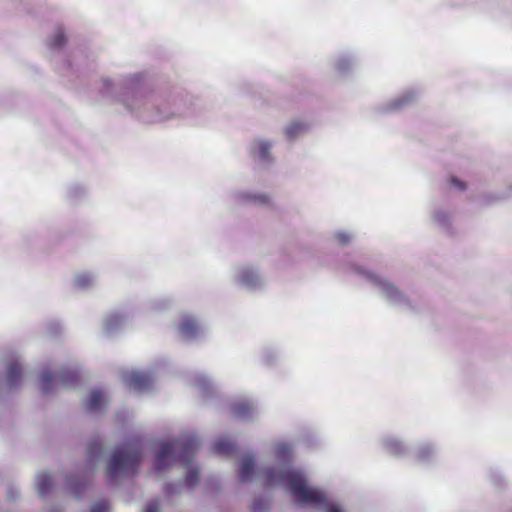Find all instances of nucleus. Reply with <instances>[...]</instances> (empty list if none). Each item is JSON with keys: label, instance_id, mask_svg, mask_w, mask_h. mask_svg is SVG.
Segmentation results:
<instances>
[{"label": "nucleus", "instance_id": "nucleus-1", "mask_svg": "<svg viewBox=\"0 0 512 512\" xmlns=\"http://www.w3.org/2000/svg\"><path fill=\"white\" fill-rule=\"evenodd\" d=\"M266 485H272L276 479L281 483H286L295 500L299 504L322 505L326 502L325 494L318 489H312L307 486L306 479L302 474L292 469L281 473L273 468H267L261 471Z\"/></svg>", "mask_w": 512, "mask_h": 512}, {"label": "nucleus", "instance_id": "nucleus-2", "mask_svg": "<svg viewBox=\"0 0 512 512\" xmlns=\"http://www.w3.org/2000/svg\"><path fill=\"white\" fill-rule=\"evenodd\" d=\"M198 447L199 442L194 435L161 442L155 459V470L164 471L176 461H181L184 466L189 467Z\"/></svg>", "mask_w": 512, "mask_h": 512}, {"label": "nucleus", "instance_id": "nucleus-3", "mask_svg": "<svg viewBox=\"0 0 512 512\" xmlns=\"http://www.w3.org/2000/svg\"><path fill=\"white\" fill-rule=\"evenodd\" d=\"M142 459L141 441L134 439L118 447L112 454L108 467L107 476L110 481L120 476L136 474Z\"/></svg>", "mask_w": 512, "mask_h": 512}, {"label": "nucleus", "instance_id": "nucleus-4", "mask_svg": "<svg viewBox=\"0 0 512 512\" xmlns=\"http://www.w3.org/2000/svg\"><path fill=\"white\" fill-rule=\"evenodd\" d=\"M127 386L135 391H145L151 388L153 379L152 377L143 372H129L123 375Z\"/></svg>", "mask_w": 512, "mask_h": 512}, {"label": "nucleus", "instance_id": "nucleus-5", "mask_svg": "<svg viewBox=\"0 0 512 512\" xmlns=\"http://www.w3.org/2000/svg\"><path fill=\"white\" fill-rule=\"evenodd\" d=\"M105 404L106 400L102 391L94 390L90 393L85 406L89 412H96L101 410Z\"/></svg>", "mask_w": 512, "mask_h": 512}, {"label": "nucleus", "instance_id": "nucleus-6", "mask_svg": "<svg viewBox=\"0 0 512 512\" xmlns=\"http://www.w3.org/2000/svg\"><path fill=\"white\" fill-rule=\"evenodd\" d=\"M255 472V461L252 456H246L243 458L240 472H239V479L241 482H247L249 481Z\"/></svg>", "mask_w": 512, "mask_h": 512}, {"label": "nucleus", "instance_id": "nucleus-7", "mask_svg": "<svg viewBox=\"0 0 512 512\" xmlns=\"http://www.w3.org/2000/svg\"><path fill=\"white\" fill-rule=\"evenodd\" d=\"M22 376L21 365L17 361L11 362L7 367V383L9 387H15L19 384Z\"/></svg>", "mask_w": 512, "mask_h": 512}, {"label": "nucleus", "instance_id": "nucleus-8", "mask_svg": "<svg viewBox=\"0 0 512 512\" xmlns=\"http://www.w3.org/2000/svg\"><path fill=\"white\" fill-rule=\"evenodd\" d=\"M213 450L218 454L230 455L235 451V445L230 440L221 438L213 444Z\"/></svg>", "mask_w": 512, "mask_h": 512}, {"label": "nucleus", "instance_id": "nucleus-9", "mask_svg": "<svg viewBox=\"0 0 512 512\" xmlns=\"http://www.w3.org/2000/svg\"><path fill=\"white\" fill-rule=\"evenodd\" d=\"M52 489L51 476L47 473H42L37 477V490L41 496L47 495Z\"/></svg>", "mask_w": 512, "mask_h": 512}, {"label": "nucleus", "instance_id": "nucleus-10", "mask_svg": "<svg viewBox=\"0 0 512 512\" xmlns=\"http://www.w3.org/2000/svg\"><path fill=\"white\" fill-rule=\"evenodd\" d=\"M271 145L266 141H257L253 144V153L261 160L269 159Z\"/></svg>", "mask_w": 512, "mask_h": 512}, {"label": "nucleus", "instance_id": "nucleus-11", "mask_svg": "<svg viewBox=\"0 0 512 512\" xmlns=\"http://www.w3.org/2000/svg\"><path fill=\"white\" fill-rule=\"evenodd\" d=\"M197 330V323L190 318L184 319L180 325V332L186 337H193Z\"/></svg>", "mask_w": 512, "mask_h": 512}, {"label": "nucleus", "instance_id": "nucleus-12", "mask_svg": "<svg viewBox=\"0 0 512 512\" xmlns=\"http://www.w3.org/2000/svg\"><path fill=\"white\" fill-rule=\"evenodd\" d=\"M78 379V373L70 369H64L58 375V380L65 386L76 383Z\"/></svg>", "mask_w": 512, "mask_h": 512}, {"label": "nucleus", "instance_id": "nucleus-13", "mask_svg": "<svg viewBox=\"0 0 512 512\" xmlns=\"http://www.w3.org/2000/svg\"><path fill=\"white\" fill-rule=\"evenodd\" d=\"M102 454V446L98 440H94L90 442L88 446V460L94 462L98 460V458Z\"/></svg>", "mask_w": 512, "mask_h": 512}, {"label": "nucleus", "instance_id": "nucleus-14", "mask_svg": "<svg viewBox=\"0 0 512 512\" xmlns=\"http://www.w3.org/2000/svg\"><path fill=\"white\" fill-rule=\"evenodd\" d=\"M55 377L51 372L45 371L41 375V390L44 394L48 393L52 384L54 383Z\"/></svg>", "mask_w": 512, "mask_h": 512}, {"label": "nucleus", "instance_id": "nucleus-15", "mask_svg": "<svg viewBox=\"0 0 512 512\" xmlns=\"http://www.w3.org/2000/svg\"><path fill=\"white\" fill-rule=\"evenodd\" d=\"M378 284L382 288L383 292L389 297V298H397V296L400 294L398 289L391 283L385 281V280H378Z\"/></svg>", "mask_w": 512, "mask_h": 512}, {"label": "nucleus", "instance_id": "nucleus-16", "mask_svg": "<svg viewBox=\"0 0 512 512\" xmlns=\"http://www.w3.org/2000/svg\"><path fill=\"white\" fill-rule=\"evenodd\" d=\"M305 130V126L302 124V123H299V122H294L292 124H290L287 128H286V136L290 139H293L294 137H296L297 135H299L301 132H303Z\"/></svg>", "mask_w": 512, "mask_h": 512}, {"label": "nucleus", "instance_id": "nucleus-17", "mask_svg": "<svg viewBox=\"0 0 512 512\" xmlns=\"http://www.w3.org/2000/svg\"><path fill=\"white\" fill-rule=\"evenodd\" d=\"M199 481V472L196 468H189L186 477H185V484L187 487L192 488L194 487Z\"/></svg>", "mask_w": 512, "mask_h": 512}, {"label": "nucleus", "instance_id": "nucleus-18", "mask_svg": "<svg viewBox=\"0 0 512 512\" xmlns=\"http://www.w3.org/2000/svg\"><path fill=\"white\" fill-rule=\"evenodd\" d=\"M65 42H66L65 35L62 31L59 30L51 38L49 45L52 48H60L65 44Z\"/></svg>", "mask_w": 512, "mask_h": 512}, {"label": "nucleus", "instance_id": "nucleus-19", "mask_svg": "<svg viewBox=\"0 0 512 512\" xmlns=\"http://www.w3.org/2000/svg\"><path fill=\"white\" fill-rule=\"evenodd\" d=\"M252 407L248 403H239L234 406V412L237 416L245 417L250 415Z\"/></svg>", "mask_w": 512, "mask_h": 512}, {"label": "nucleus", "instance_id": "nucleus-20", "mask_svg": "<svg viewBox=\"0 0 512 512\" xmlns=\"http://www.w3.org/2000/svg\"><path fill=\"white\" fill-rule=\"evenodd\" d=\"M109 509H110V506H109L108 501L101 500L92 506V508L90 509V512H108Z\"/></svg>", "mask_w": 512, "mask_h": 512}, {"label": "nucleus", "instance_id": "nucleus-21", "mask_svg": "<svg viewBox=\"0 0 512 512\" xmlns=\"http://www.w3.org/2000/svg\"><path fill=\"white\" fill-rule=\"evenodd\" d=\"M275 450L277 455L282 457H287L291 453V447L286 443L277 444Z\"/></svg>", "mask_w": 512, "mask_h": 512}, {"label": "nucleus", "instance_id": "nucleus-22", "mask_svg": "<svg viewBox=\"0 0 512 512\" xmlns=\"http://www.w3.org/2000/svg\"><path fill=\"white\" fill-rule=\"evenodd\" d=\"M159 509H160V503L158 500H153V501H150L144 512H159Z\"/></svg>", "mask_w": 512, "mask_h": 512}, {"label": "nucleus", "instance_id": "nucleus-23", "mask_svg": "<svg viewBox=\"0 0 512 512\" xmlns=\"http://www.w3.org/2000/svg\"><path fill=\"white\" fill-rule=\"evenodd\" d=\"M335 238L340 245H347L350 242V236L346 233H337Z\"/></svg>", "mask_w": 512, "mask_h": 512}, {"label": "nucleus", "instance_id": "nucleus-24", "mask_svg": "<svg viewBox=\"0 0 512 512\" xmlns=\"http://www.w3.org/2000/svg\"><path fill=\"white\" fill-rule=\"evenodd\" d=\"M451 183L461 191L466 189V184L455 177L451 178Z\"/></svg>", "mask_w": 512, "mask_h": 512}, {"label": "nucleus", "instance_id": "nucleus-25", "mask_svg": "<svg viewBox=\"0 0 512 512\" xmlns=\"http://www.w3.org/2000/svg\"><path fill=\"white\" fill-rule=\"evenodd\" d=\"M177 490H178V486L177 485H175V484H167L165 486L164 492H165V494L167 496H170V495L174 494L175 492H177Z\"/></svg>", "mask_w": 512, "mask_h": 512}, {"label": "nucleus", "instance_id": "nucleus-26", "mask_svg": "<svg viewBox=\"0 0 512 512\" xmlns=\"http://www.w3.org/2000/svg\"><path fill=\"white\" fill-rule=\"evenodd\" d=\"M69 486H70L71 490L74 492L75 496H78V492H77L78 485L72 479H69Z\"/></svg>", "mask_w": 512, "mask_h": 512}, {"label": "nucleus", "instance_id": "nucleus-27", "mask_svg": "<svg viewBox=\"0 0 512 512\" xmlns=\"http://www.w3.org/2000/svg\"><path fill=\"white\" fill-rule=\"evenodd\" d=\"M261 504H262V502L260 500L254 501L253 506H252L253 512H260V510H261L260 505Z\"/></svg>", "mask_w": 512, "mask_h": 512}, {"label": "nucleus", "instance_id": "nucleus-28", "mask_svg": "<svg viewBox=\"0 0 512 512\" xmlns=\"http://www.w3.org/2000/svg\"><path fill=\"white\" fill-rule=\"evenodd\" d=\"M255 200L258 201L259 203H268V197L265 196V195H259L257 197H255Z\"/></svg>", "mask_w": 512, "mask_h": 512}, {"label": "nucleus", "instance_id": "nucleus-29", "mask_svg": "<svg viewBox=\"0 0 512 512\" xmlns=\"http://www.w3.org/2000/svg\"><path fill=\"white\" fill-rule=\"evenodd\" d=\"M326 512H341V510L336 506H329Z\"/></svg>", "mask_w": 512, "mask_h": 512}]
</instances>
